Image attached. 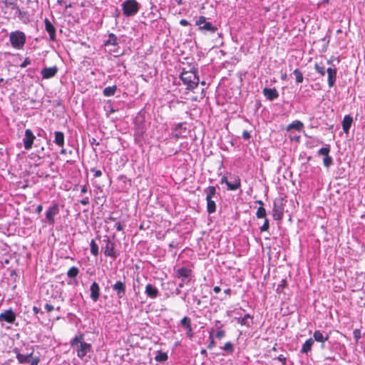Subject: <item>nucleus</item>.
<instances>
[{
  "mask_svg": "<svg viewBox=\"0 0 365 365\" xmlns=\"http://www.w3.org/2000/svg\"><path fill=\"white\" fill-rule=\"evenodd\" d=\"M71 347L76 351L78 357L83 359L86 356L91 357L90 354L93 351L92 345L84 341V335L80 334L76 336L70 341Z\"/></svg>",
  "mask_w": 365,
  "mask_h": 365,
  "instance_id": "f257e3e1",
  "label": "nucleus"
},
{
  "mask_svg": "<svg viewBox=\"0 0 365 365\" xmlns=\"http://www.w3.org/2000/svg\"><path fill=\"white\" fill-rule=\"evenodd\" d=\"M180 79L187 86V89L188 90L195 88L200 82L197 72L193 70L183 71L180 74Z\"/></svg>",
  "mask_w": 365,
  "mask_h": 365,
  "instance_id": "f03ea898",
  "label": "nucleus"
},
{
  "mask_svg": "<svg viewBox=\"0 0 365 365\" xmlns=\"http://www.w3.org/2000/svg\"><path fill=\"white\" fill-rule=\"evenodd\" d=\"M26 34L21 31H12L9 34V41L13 48L16 49H22L26 43Z\"/></svg>",
  "mask_w": 365,
  "mask_h": 365,
  "instance_id": "7ed1b4c3",
  "label": "nucleus"
},
{
  "mask_svg": "<svg viewBox=\"0 0 365 365\" xmlns=\"http://www.w3.org/2000/svg\"><path fill=\"white\" fill-rule=\"evenodd\" d=\"M122 9L125 16H132L138 12L140 4L136 0H126L122 4Z\"/></svg>",
  "mask_w": 365,
  "mask_h": 365,
  "instance_id": "20e7f679",
  "label": "nucleus"
},
{
  "mask_svg": "<svg viewBox=\"0 0 365 365\" xmlns=\"http://www.w3.org/2000/svg\"><path fill=\"white\" fill-rule=\"evenodd\" d=\"M285 204L284 203V198L279 197L274 201L272 209V217L274 220L280 221L284 216Z\"/></svg>",
  "mask_w": 365,
  "mask_h": 365,
  "instance_id": "39448f33",
  "label": "nucleus"
},
{
  "mask_svg": "<svg viewBox=\"0 0 365 365\" xmlns=\"http://www.w3.org/2000/svg\"><path fill=\"white\" fill-rule=\"evenodd\" d=\"M103 242L106 243L105 247H103L105 256L115 259L118 255L115 251V242H112L108 236H105Z\"/></svg>",
  "mask_w": 365,
  "mask_h": 365,
  "instance_id": "423d86ee",
  "label": "nucleus"
},
{
  "mask_svg": "<svg viewBox=\"0 0 365 365\" xmlns=\"http://www.w3.org/2000/svg\"><path fill=\"white\" fill-rule=\"evenodd\" d=\"M330 153V145H327L326 147L320 148L317 154L318 155H323V164L324 167L329 168L333 164V158L329 154Z\"/></svg>",
  "mask_w": 365,
  "mask_h": 365,
  "instance_id": "0eeeda50",
  "label": "nucleus"
},
{
  "mask_svg": "<svg viewBox=\"0 0 365 365\" xmlns=\"http://www.w3.org/2000/svg\"><path fill=\"white\" fill-rule=\"evenodd\" d=\"M112 289L115 292L118 299H123L126 294V285L124 282L117 281L112 286Z\"/></svg>",
  "mask_w": 365,
  "mask_h": 365,
  "instance_id": "6e6552de",
  "label": "nucleus"
},
{
  "mask_svg": "<svg viewBox=\"0 0 365 365\" xmlns=\"http://www.w3.org/2000/svg\"><path fill=\"white\" fill-rule=\"evenodd\" d=\"M59 212V207L57 203L51 206L46 212V220L50 225H53L55 222L54 217Z\"/></svg>",
  "mask_w": 365,
  "mask_h": 365,
  "instance_id": "1a4fd4ad",
  "label": "nucleus"
},
{
  "mask_svg": "<svg viewBox=\"0 0 365 365\" xmlns=\"http://www.w3.org/2000/svg\"><path fill=\"white\" fill-rule=\"evenodd\" d=\"M16 315L12 309L5 310L0 314V321L6 322L9 324H14L16 321Z\"/></svg>",
  "mask_w": 365,
  "mask_h": 365,
  "instance_id": "9d476101",
  "label": "nucleus"
},
{
  "mask_svg": "<svg viewBox=\"0 0 365 365\" xmlns=\"http://www.w3.org/2000/svg\"><path fill=\"white\" fill-rule=\"evenodd\" d=\"M36 137L34 135L33 132L30 129H26L25 130V135L23 138L24 146L26 150H30L32 148V145L34 143V140Z\"/></svg>",
  "mask_w": 365,
  "mask_h": 365,
  "instance_id": "9b49d317",
  "label": "nucleus"
},
{
  "mask_svg": "<svg viewBox=\"0 0 365 365\" xmlns=\"http://www.w3.org/2000/svg\"><path fill=\"white\" fill-rule=\"evenodd\" d=\"M31 354H21L17 348L14 349V352L16 354V359L20 364H26L30 362V358L34 354V348L31 347Z\"/></svg>",
  "mask_w": 365,
  "mask_h": 365,
  "instance_id": "f8f14e48",
  "label": "nucleus"
},
{
  "mask_svg": "<svg viewBox=\"0 0 365 365\" xmlns=\"http://www.w3.org/2000/svg\"><path fill=\"white\" fill-rule=\"evenodd\" d=\"M191 273L190 269L182 267L175 271V277L181 279L182 281H185L190 277Z\"/></svg>",
  "mask_w": 365,
  "mask_h": 365,
  "instance_id": "ddd939ff",
  "label": "nucleus"
},
{
  "mask_svg": "<svg viewBox=\"0 0 365 365\" xmlns=\"http://www.w3.org/2000/svg\"><path fill=\"white\" fill-rule=\"evenodd\" d=\"M43 21H44V24H45V30L49 34L50 41H55L56 39V29L55 26L47 18H46Z\"/></svg>",
  "mask_w": 365,
  "mask_h": 365,
  "instance_id": "4468645a",
  "label": "nucleus"
},
{
  "mask_svg": "<svg viewBox=\"0 0 365 365\" xmlns=\"http://www.w3.org/2000/svg\"><path fill=\"white\" fill-rule=\"evenodd\" d=\"M90 297L93 302H96L101 295V289L99 284L96 282H93L90 287Z\"/></svg>",
  "mask_w": 365,
  "mask_h": 365,
  "instance_id": "2eb2a0df",
  "label": "nucleus"
},
{
  "mask_svg": "<svg viewBox=\"0 0 365 365\" xmlns=\"http://www.w3.org/2000/svg\"><path fill=\"white\" fill-rule=\"evenodd\" d=\"M57 66H54L52 67H45L41 70V75L43 79H48L54 77L58 73Z\"/></svg>",
  "mask_w": 365,
  "mask_h": 365,
  "instance_id": "dca6fc26",
  "label": "nucleus"
},
{
  "mask_svg": "<svg viewBox=\"0 0 365 365\" xmlns=\"http://www.w3.org/2000/svg\"><path fill=\"white\" fill-rule=\"evenodd\" d=\"M327 72L328 74L327 81L329 87L332 88L334 86L336 80L337 69L335 66L329 67L327 69Z\"/></svg>",
  "mask_w": 365,
  "mask_h": 365,
  "instance_id": "f3484780",
  "label": "nucleus"
},
{
  "mask_svg": "<svg viewBox=\"0 0 365 365\" xmlns=\"http://www.w3.org/2000/svg\"><path fill=\"white\" fill-rule=\"evenodd\" d=\"M263 95L266 97V98L269 101H272L275 99H277L279 97V93L276 88H264L262 91Z\"/></svg>",
  "mask_w": 365,
  "mask_h": 365,
  "instance_id": "a211bd4d",
  "label": "nucleus"
},
{
  "mask_svg": "<svg viewBox=\"0 0 365 365\" xmlns=\"http://www.w3.org/2000/svg\"><path fill=\"white\" fill-rule=\"evenodd\" d=\"M145 293L150 299H155L159 294L158 289L151 284H148L145 287Z\"/></svg>",
  "mask_w": 365,
  "mask_h": 365,
  "instance_id": "6ab92c4d",
  "label": "nucleus"
},
{
  "mask_svg": "<svg viewBox=\"0 0 365 365\" xmlns=\"http://www.w3.org/2000/svg\"><path fill=\"white\" fill-rule=\"evenodd\" d=\"M352 123H353V118L351 115H346L344 117L341 124H342V129L345 133H349Z\"/></svg>",
  "mask_w": 365,
  "mask_h": 365,
  "instance_id": "aec40b11",
  "label": "nucleus"
},
{
  "mask_svg": "<svg viewBox=\"0 0 365 365\" xmlns=\"http://www.w3.org/2000/svg\"><path fill=\"white\" fill-rule=\"evenodd\" d=\"M55 138L54 143H56L59 147H63L64 145V134L61 131H56L54 133Z\"/></svg>",
  "mask_w": 365,
  "mask_h": 365,
  "instance_id": "412c9836",
  "label": "nucleus"
},
{
  "mask_svg": "<svg viewBox=\"0 0 365 365\" xmlns=\"http://www.w3.org/2000/svg\"><path fill=\"white\" fill-rule=\"evenodd\" d=\"M314 344V339L310 338L307 339L302 345L301 352L303 354H307L312 350V346Z\"/></svg>",
  "mask_w": 365,
  "mask_h": 365,
  "instance_id": "4be33fe9",
  "label": "nucleus"
},
{
  "mask_svg": "<svg viewBox=\"0 0 365 365\" xmlns=\"http://www.w3.org/2000/svg\"><path fill=\"white\" fill-rule=\"evenodd\" d=\"M104 45L106 46H117L118 45V38L114 34H110L108 35V38L107 40L104 41Z\"/></svg>",
  "mask_w": 365,
  "mask_h": 365,
  "instance_id": "5701e85b",
  "label": "nucleus"
},
{
  "mask_svg": "<svg viewBox=\"0 0 365 365\" xmlns=\"http://www.w3.org/2000/svg\"><path fill=\"white\" fill-rule=\"evenodd\" d=\"M241 186V180L240 178L237 176L235 178V180L233 182L227 183V189L229 190H236L239 189Z\"/></svg>",
  "mask_w": 365,
  "mask_h": 365,
  "instance_id": "b1692460",
  "label": "nucleus"
},
{
  "mask_svg": "<svg viewBox=\"0 0 365 365\" xmlns=\"http://www.w3.org/2000/svg\"><path fill=\"white\" fill-rule=\"evenodd\" d=\"M199 29L201 31H205L210 32L211 34H214L217 30V28L213 26L210 22H206L204 25L200 26Z\"/></svg>",
  "mask_w": 365,
  "mask_h": 365,
  "instance_id": "393cba45",
  "label": "nucleus"
},
{
  "mask_svg": "<svg viewBox=\"0 0 365 365\" xmlns=\"http://www.w3.org/2000/svg\"><path fill=\"white\" fill-rule=\"evenodd\" d=\"M313 337H314V339H313L314 341L315 340L316 341H318V342H324V341H327L329 339L328 336H324V335L319 330L314 331Z\"/></svg>",
  "mask_w": 365,
  "mask_h": 365,
  "instance_id": "a878e982",
  "label": "nucleus"
},
{
  "mask_svg": "<svg viewBox=\"0 0 365 365\" xmlns=\"http://www.w3.org/2000/svg\"><path fill=\"white\" fill-rule=\"evenodd\" d=\"M252 317L250 314H247L242 319H239V322L242 325L250 327L252 324Z\"/></svg>",
  "mask_w": 365,
  "mask_h": 365,
  "instance_id": "bb28decb",
  "label": "nucleus"
},
{
  "mask_svg": "<svg viewBox=\"0 0 365 365\" xmlns=\"http://www.w3.org/2000/svg\"><path fill=\"white\" fill-rule=\"evenodd\" d=\"M116 90H117L116 86H108L103 89V94L106 97L113 96L115 95Z\"/></svg>",
  "mask_w": 365,
  "mask_h": 365,
  "instance_id": "cd10ccee",
  "label": "nucleus"
},
{
  "mask_svg": "<svg viewBox=\"0 0 365 365\" xmlns=\"http://www.w3.org/2000/svg\"><path fill=\"white\" fill-rule=\"evenodd\" d=\"M207 211L209 214L214 213L216 211V204L212 199H206Z\"/></svg>",
  "mask_w": 365,
  "mask_h": 365,
  "instance_id": "c85d7f7f",
  "label": "nucleus"
},
{
  "mask_svg": "<svg viewBox=\"0 0 365 365\" xmlns=\"http://www.w3.org/2000/svg\"><path fill=\"white\" fill-rule=\"evenodd\" d=\"M206 199H212L216 195V187L215 186H209L205 190Z\"/></svg>",
  "mask_w": 365,
  "mask_h": 365,
  "instance_id": "c756f323",
  "label": "nucleus"
},
{
  "mask_svg": "<svg viewBox=\"0 0 365 365\" xmlns=\"http://www.w3.org/2000/svg\"><path fill=\"white\" fill-rule=\"evenodd\" d=\"M304 127L303 123L299 120H296L288 125L287 130L294 129L296 130H301Z\"/></svg>",
  "mask_w": 365,
  "mask_h": 365,
  "instance_id": "7c9ffc66",
  "label": "nucleus"
},
{
  "mask_svg": "<svg viewBox=\"0 0 365 365\" xmlns=\"http://www.w3.org/2000/svg\"><path fill=\"white\" fill-rule=\"evenodd\" d=\"M168 354L161 351H158L156 356H155V359L158 362H164L168 360Z\"/></svg>",
  "mask_w": 365,
  "mask_h": 365,
  "instance_id": "2f4dec72",
  "label": "nucleus"
},
{
  "mask_svg": "<svg viewBox=\"0 0 365 365\" xmlns=\"http://www.w3.org/2000/svg\"><path fill=\"white\" fill-rule=\"evenodd\" d=\"M90 247H91V253L93 256H98L99 254V248L98 245L96 243L94 240H92L90 242Z\"/></svg>",
  "mask_w": 365,
  "mask_h": 365,
  "instance_id": "473e14b6",
  "label": "nucleus"
},
{
  "mask_svg": "<svg viewBox=\"0 0 365 365\" xmlns=\"http://www.w3.org/2000/svg\"><path fill=\"white\" fill-rule=\"evenodd\" d=\"M5 8L14 9L17 6V0H1Z\"/></svg>",
  "mask_w": 365,
  "mask_h": 365,
  "instance_id": "72a5a7b5",
  "label": "nucleus"
},
{
  "mask_svg": "<svg viewBox=\"0 0 365 365\" xmlns=\"http://www.w3.org/2000/svg\"><path fill=\"white\" fill-rule=\"evenodd\" d=\"M79 273V269L76 267H71L67 272V276L69 278H75Z\"/></svg>",
  "mask_w": 365,
  "mask_h": 365,
  "instance_id": "f704fd0d",
  "label": "nucleus"
},
{
  "mask_svg": "<svg viewBox=\"0 0 365 365\" xmlns=\"http://www.w3.org/2000/svg\"><path fill=\"white\" fill-rule=\"evenodd\" d=\"M293 74L296 77V82L298 83H301L303 82L304 81V77H303V74L301 72V71H299L298 68H296L295 70H294L293 71Z\"/></svg>",
  "mask_w": 365,
  "mask_h": 365,
  "instance_id": "c9c22d12",
  "label": "nucleus"
},
{
  "mask_svg": "<svg viewBox=\"0 0 365 365\" xmlns=\"http://www.w3.org/2000/svg\"><path fill=\"white\" fill-rule=\"evenodd\" d=\"M314 69L322 76H324L327 71V69H325V67L323 65H321L319 63H315Z\"/></svg>",
  "mask_w": 365,
  "mask_h": 365,
  "instance_id": "e433bc0d",
  "label": "nucleus"
},
{
  "mask_svg": "<svg viewBox=\"0 0 365 365\" xmlns=\"http://www.w3.org/2000/svg\"><path fill=\"white\" fill-rule=\"evenodd\" d=\"M267 215L266 210L264 207L259 206L257 210L256 216L257 218H265Z\"/></svg>",
  "mask_w": 365,
  "mask_h": 365,
  "instance_id": "4c0bfd02",
  "label": "nucleus"
},
{
  "mask_svg": "<svg viewBox=\"0 0 365 365\" xmlns=\"http://www.w3.org/2000/svg\"><path fill=\"white\" fill-rule=\"evenodd\" d=\"M222 349H223L228 354H232L234 351V346L232 342L228 341L224 345L223 347H222Z\"/></svg>",
  "mask_w": 365,
  "mask_h": 365,
  "instance_id": "58836bf2",
  "label": "nucleus"
},
{
  "mask_svg": "<svg viewBox=\"0 0 365 365\" xmlns=\"http://www.w3.org/2000/svg\"><path fill=\"white\" fill-rule=\"evenodd\" d=\"M14 9L16 11V16H18L21 20H23L24 18L27 15V13L26 11H22L18 5Z\"/></svg>",
  "mask_w": 365,
  "mask_h": 365,
  "instance_id": "ea45409f",
  "label": "nucleus"
},
{
  "mask_svg": "<svg viewBox=\"0 0 365 365\" xmlns=\"http://www.w3.org/2000/svg\"><path fill=\"white\" fill-rule=\"evenodd\" d=\"M180 325L187 329L191 326V319L188 317H184L180 320Z\"/></svg>",
  "mask_w": 365,
  "mask_h": 365,
  "instance_id": "a19ab883",
  "label": "nucleus"
},
{
  "mask_svg": "<svg viewBox=\"0 0 365 365\" xmlns=\"http://www.w3.org/2000/svg\"><path fill=\"white\" fill-rule=\"evenodd\" d=\"M287 286V281L286 279H282L281 283L278 284L277 287V292L281 293L283 290V289Z\"/></svg>",
  "mask_w": 365,
  "mask_h": 365,
  "instance_id": "79ce46f5",
  "label": "nucleus"
},
{
  "mask_svg": "<svg viewBox=\"0 0 365 365\" xmlns=\"http://www.w3.org/2000/svg\"><path fill=\"white\" fill-rule=\"evenodd\" d=\"M269 228V220L267 218L264 219V224L260 227V231L261 232H265L267 231Z\"/></svg>",
  "mask_w": 365,
  "mask_h": 365,
  "instance_id": "37998d69",
  "label": "nucleus"
},
{
  "mask_svg": "<svg viewBox=\"0 0 365 365\" xmlns=\"http://www.w3.org/2000/svg\"><path fill=\"white\" fill-rule=\"evenodd\" d=\"M36 174L39 178H48L50 177V175L42 169H39Z\"/></svg>",
  "mask_w": 365,
  "mask_h": 365,
  "instance_id": "c03bdc74",
  "label": "nucleus"
},
{
  "mask_svg": "<svg viewBox=\"0 0 365 365\" xmlns=\"http://www.w3.org/2000/svg\"><path fill=\"white\" fill-rule=\"evenodd\" d=\"M206 18L203 16H200L199 19L196 21L195 24L200 28L202 25H204L206 23Z\"/></svg>",
  "mask_w": 365,
  "mask_h": 365,
  "instance_id": "a18cd8bd",
  "label": "nucleus"
},
{
  "mask_svg": "<svg viewBox=\"0 0 365 365\" xmlns=\"http://www.w3.org/2000/svg\"><path fill=\"white\" fill-rule=\"evenodd\" d=\"M216 337L218 339H222L225 336V331L220 329V327L216 332Z\"/></svg>",
  "mask_w": 365,
  "mask_h": 365,
  "instance_id": "49530a36",
  "label": "nucleus"
},
{
  "mask_svg": "<svg viewBox=\"0 0 365 365\" xmlns=\"http://www.w3.org/2000/svg\"><path fill=\"white\" fill-rule=\"evenodd\" d=\"M91 171L94 173V176L96 178H99L102 175V172L100 170H97L96 168H91Z\"/></svg>",
  "mask_w": 365,
  "mask_h": 365,
  "instance_id": "de8ad7c7",
  "label": "nucleus"
},
{
  "mask_svg": "<svg viewBox=\"0 0 365 365\" xmlns=\"http://www.w3.org/2000/svg\"><path fill=\"white\" fill-rule=\"evenodd\" d=\"M277 359L282 363L283 365H286L287 357L282 354H280L277 357Z\"/></svg>",
  "mask_w": 365,
  "mask_h": 365,
  "instance_id": "09e8293b",
  "label": "nucleus"
},
{
  "mask_svg": "<svg viewBox=\"0 0 365 365\" xmlns=\"http://www.w3.org/2000/svg\"><path fill=\"white\" fill-rule=\"evenodd\" d=\"M31 64V61L29 58H26L23 63L20 65L21 68H26L27 66Z\"/></svg>",
  "mask_w": 365,
  "mask_h": 365,
  "instance_id": "8fccbe9b",
  "label": "nucleus"
},
{
  "mask_svg": "<svg viewBox=\"0 0 365 365\" xmlns=\"http://www.w3.org/2000/svg\"><path fill=\"white\" fill-rule=\"evenodd\" d=\"M186 330H187V332H186V335H187V337H189V338H190V339H191V338H192V336H193V332H192V327H191V326H190L189 327H187V328L186 329Z\"/></svg>",
  "mask_w": 365,
  "mask_h": 365,
  "instance_id": "3c124183",
  "label": "nucleus"
},
{
  "mask_svg": "<svg viewBox=\"0 0 365 365\" xmlns=\"http://www.w3.org/2000/svg\"><path fill=\"white\" fill-rule=\"evenodd\" d=\"M210 339L211 340H210V344H208V346H207V348H208V349H212V348L215 345V341H214V339H213V336H212V332L210 334Z\"/></svg>",
  "mask_w": 365,
  "mask_h": 365,
  "instance_id": "603ef678",
  "label": "nucleus"
},
{
  "mask_svg": "<svg viewBox=\"0 0 365 365\" xmlns=\"http://www.w3.org/2000/svg\"><path fill=\"white\" fill-rule=\"evenodd\" d=\"M242 138L246 140H249L251 138L250 133L247 130H244L242 132Z\"/></svg>",
  "mask_w": 365,
  "mask_h": 365,
  "instance_id": "864d4df0",
  "label": "nucleus"
},
{
  "mask_svg": "<svg viewBox=\"0 0 365 365\" xmlns=\"http://www.w3.org/2000/svg\"><path fill=\"white\" fill-rule=\"evenodd\" d=\"M45 309L47 312H51L54 309V307L51 304L46 303L44 306Z\"/></svg>",
  "mask_w": 365,
  "mask_h": 365,
  "instance_id": "5fc2aeb1",
  "label": "nucleus"
},
{
  "mask_svg": "<svg viewBox=\"0 0 365 365\" xmlns=\"http://www.w3.org/2000/svg\"><path fill=\"white\" fill-rule=\"evenodd\" d=\"M79 202L83 205H87L89 204V197L86 196L82 200H79Z\"/></svg>",
  "mask_w": 365,
  "mask_h": 365,
  "instance_id": "6e6d98bb",
  "label": "nucleus"
},
{
  "mask_svg": "<svg viewBox=\"0 0 365 365\" xmlns=\"http://www.w3.org/2000/svg\"><path fill=\"white\" fill-rule=\"evenodd\" d=\"M354 337L356 341L361 338V331L359 329H355L354 331Z\"/></svg>",
  "mask_w": 365,
  "mask_h": 365,
  "instance_id": "4d7b16f0",
  "label": "nucleus"
},
{
  "mask_svg": "<svg viewBox=\"0 0 365 365\" xmlns=\"http://www.w3.org/2000/svg\"><path fill=\"white\" fill-rule=\"evenodd\" d=\"M32 310L34 312V313L37 315L38 314H43V312L41 311L39 308H38L36 306H34L33 308H32Z\"/></svg>",
  "mask_w": 365,
  "mask_h": 365,
  "instance_id": "13d9d810",
  "label": "nucleus"
},
{
  "mask_svg": "<svg viewBox=\"0 0 365 365\" xmlns=\"http://www.w3.org/2000/svg\"><path fill=\"white\" fill-rule=\"evenodd\" d=\"M39 358L38 357H35V358H32L31 359H30V364L31 365H38V362H39Z\"/></svg>",
  "mask_w": 365,
  "mask_h": 365,
  "instance_id": "bf43d9fd",
  "label": "nucleus"
},
{
  "mask_svg": "<svg viewBox=\"0 0 365 365\" xmlns=\"http://www.w3.org/2000/svg\"><path fill=\"white\" fill-rule=\"evenodd\" d=\"M43 158V156L41 155L39 152L38 151V154L35 155V157L34 158V160L35 162H38V161H40Z\"/></svg>",
  "mask_w": 365,
  "mask_h": 365,
  "instance_id": "052dcab7",
  "label": "nucleus"
},
{
  "mask_svg": "<svg viewBox=\"0 0 365 365\" xmlns=\"http://www.w3.org/2000/svg\"><path fill=\"white\" fill-rule=\"evenodd\" d=\"M180 24L183 26H188L190 23L186 19H181L180 21Z\"/></svg>",
  "mask_w": 365,
  "mask_h": 365,
  "instance_id": "680f3d73",
  "label": "nucleus"
},
{
  "mask_svg": "<svg viewBox=\"0 0 365 365\" xmlns=\"http://www.w3.org/2000/svg\"><path fill=\"white\" fill-rule=\"evenodd\" d=\"M115 227L116 230L118 231H122L123 230V227L121 225L120 222H117L115 225Z\"/></svg>",
  "mask_w": 365,
  "mask_h": 365,
  "instance_id": "e2e57ef3",
  "label": "nucleus"
},
{
  "mask_svg": "<svg viewBox=\"0 0 365 365\" xmlns=\"http://www.w3.org/2000/svg\"><path fill=\"white\" fill-rule=\"evenodd\" d=\"M220 183L221 184L225 183L227 185V183H230V182L227 180V178L226 176H223L221 178Z\"/></svg>",
  "mask_w": 365,
  "mask_h": 365,
  "instance_id": "0e129e2a",
  "label": "nucleus"
},
{
  "mask_svg": "<svg viewBox=\"0 0 365 365\" xmlns=\"http://www.w3.org/2000/svg\"><path fill=\"white\" fill-rule=\"evenodd\" d=\"M43 210V206L41 205H38L36 208V212L40 214Z\"/></svg>",
  "mask_w": 365,
  "mask_h": 365,
  "instance_id": "69168bd1",
  "label": "nucleus"
},
{
  "mask_svg": "<svg viewBox=\"0 0 365 365\" xmlns=\"http://www.w3.org/2000/svg\"><path fill=\"white\" fill-rule=\"evenodd\" d=\"M88 192V186L86 185H83L81 189V194L86 193Z\"/></svg>",
  "mask_w": 365,
  "mask_h": 365,
  "instance_id": "338daca9",
  "label": "nucleus"
},
{
  "mask_svg": "<svg viewBox=\"0 0 365 365\" xmlns=\"http://www.w3.org/2000/svg\"><path fill=\"white\" fill-rule=\"evenodd\" d=\"M91 144L93 145H99V143L97 142V140H96V138H92L91 139L89 140Z\"/></svg>",
  "mask_w": 365,
  "mask_h": 365,
  "instance_id": "774afa93",
  "label": "nucleus"
}]
</instances>
